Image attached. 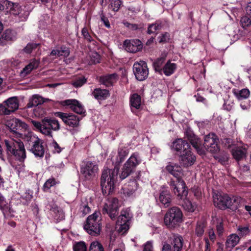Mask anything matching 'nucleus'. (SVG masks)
<instances>
[{
    "instance_id": "nucleus-1",
    "label": "nucleus",
    "mask_w": 251,
    "mask_h": 251,
    "mask_svg": "<svg viewBox=\"0 0 251 251\" xmlns=\"http://www.w3.org/2000/svg\"><path fill=\"white\" fill-rule=\"evenodd\" d=\"M128 154L126 149L120 148L118 154L111 157V160L114 165L113 169H104L101 177V186L103 193L109 194L114 188V184L117 178L120 164L123 162Z\"/></svg>"
},
{
    "instance_id": "nucleus-2",
    "label": "nucleus",
    "mask_w": 251,
    "mask_h": 251,
    "mask_svg": "<svg viewBox=\"0 0 251 251\" xmlns=\"http://www.w3.org/2000/svg\"><path fill=\"white\" fill-rule=\"evenodd\" d=\"M33 126L43 134L52 137V131H58L60 129L58 121L54 119L45 118L41 122L32 120Z\"/></svg>"
},
{
    "instance_id": "nucleus-3",
    "label": "nucleus",
    "mask_w": 251,
    "mask_h": 251,
    "mask_svg": "<svg viewBox=\"0 0 251 251\" xmlns=\"http://www.w3.org/2000/svg\"><path fill=\"white\" fill-rule=\"evenodd\" d=\"M6 151L9 154L13 155L17 159L22 161L26 158L24 145L20 139L5 140Z\"/></svg>"
},
{
    "instance_id": "nucleus-4",
    "label": "nucleus",
    "mask_w": 251,
    "mask_h": 251,
    "mask_svg": "<svg viewBox=\"0 0 251 251\" xmlns=\"http://www.w3.org/2000/svg\"><path fill=\"white\" fill-rule=\"evenodd\" d=\"M241 201L240 197H233L231 198L226 194L221 195L217 193L213 196L214 205L221 209L230 208L232 206L236 208Z\"/></svg>"
},
{
    "instance_id": "nucleus-5",
    "label": "nucleus",
    "mask_w": 251,
    "mask_h": 251,
    "mask_svg": "<svg viewBox=\"0 0 251 251\" xmlns=\"http://www.w3.org/2000/svg\"><path fill=\"white\" fill-rule=\"evenodd\" d=\"M183 214L181 210L176 206L168 209L164 218L165 225L169 228H175L179 226L182 221Z\"/></svg>"
},
{
    "instance_id": "nucleus-6",
    "label": "nucleus",
    "mask_w": 251,
    "mask_h": 251,
    "mask_svg": "<svg viewBox=\"0 0 251 251\" xmlns=\"http://www.w3.org/2000/svg\"><path fill=\"white\" fill-rule=\"evenodd\" d=\"M100 216L99 212H95L87 218L84 225V229L91 235L96 236L100 233L101 226Z\"/></svg>"
},
{
    "instance_id": "nucleus-7",
    "label": "nucleus",
    "mask_w": 251,
    "mask_h": 251,
    "mask_svg": "<svg viewBox=\"0 0 251 251\" xmlns=\"http://www.w3.org/2000/svg\"><path fill=\"white\" fill-rule=\"evenodd\" d=\"M141 159L137 152L133 153L124 164L120 178L123 180L131 174L136 167L141 163Z\"/></svg>"
},
{
    "instance_id": "nucleus-8",
    "label": "nucleus",
    "mask_w": 251,
    "mask_h": 251,
    "mask_svg": "<svg viewBox=\"0 0 251 251\" xmlns=\"http://www.w3.org/2000/svg\"><path fill=\"white\" fill-rule=\"evenodd\" d=\"M120 206L119 201L117 198H108L103 205L102 213L107 214L111 219H115L118 214Z\"/></svg>"
},
{
    "instance_id": "nucleus-9",
    "label": "nucleus",
    "mask_w": 251,
    "mask_h": 251,
    "mask_svg": "<svg viewBox=\"0 0 251 251\" xmlns=\"http://www.w3.org/2000/svg\"><path fill=\"white\" fill-rule=\"evenodd\" d=\"M29 151L35 157L42 158L45 152V144L44 141L38 137L34 136L30 138Z\"/></svg>"
},
{
    "instance_id": "nucleus-10",
    "label": "nucleus",
    "mask_w": 251,
    "mask_h": 251,
    "mask_svg": "<svg viewBox=\"0 0 251 251\" xmlns=\"http://www.w3.org/2000/svg\"><path fill=\"white\" fill-rule=\"evenodd\" d=\"M98 166L94 162L86 161L81 166L80 172L86 180L93 179L98 173Z\"/></svg>"
},
{
    "instance_id": "nucleus-11",
    "label": "nucleus",
    "mask_w": 251,
    "mask_h": 251,
    "mask_svg": "<svg viewBox=\"0 0 251 251\" xmlns=\"http://www.w3.org/2000/svg\"><path fill=\"white\" fill-rule=\"evenodd\" d=\"M19 101L17 97H13L0 104V115H9L18 109Z\"/></svg>"
},
{
    "instance_id": "nucleus-12",
    "label": "nucleus",
    "mask_w": 251,
    "mask_h": 251,
    "mask_svg": "<svg viewBox=\"0 0 251 251\" xmlns=\"http://www.w3.org/2000/svg\"><path fill=\"white\" fill-rule=\"evenodd\" d=\"M169 185L173 190L174 193L178 197L183 199L188 194L185 182L181 178L177 180L171 179Z\"/></svg>"
},
{
    "instance_id": "nucleus-13",
    "label": "nucleus",
    "mask_w": 251,
    "mask_h": 251,
    "mask_svg": "<svg viewBox=\"0 0 251 251\" xmlns=\"http://www.w3.org/2000/svg\"><path fill=\"white\" fill-rule=\"evenodd\" d=\"M133 72L136 78L139 81L146 79L149 75L147 63L144 61L136 62L133 66Z\"/></svg>"
},
{
    "instance_id": "nucleus-14",
    "label": "nucleus",
    "mask_w": 251,
    "mask_h": 251,
    "mask_svg": "<svg viewBox=\"0 0 251 251\" xmlns=\"http://www.w3.org/2000/svg\"><path fill=\"white\" fill-rule=\"evenodd\" d=\"M218 141L219 139L216 134L211 133L205 136L203 146L208 151L216 153L219 151Z\"/></svg>"
},
{
    "instance_id": "nucleus-15",
    "label": "nucleus",
    "mask_w": 251,
    "mask_h": 251,
    "mask_svg": "<svg viewBox=\"0 0 251 251\" xmlns=\"http://www.w3.org/2000/svg\"><path fill=\"white\" fill-rule=\"evenodd\" d=\"M55 115L61 119L64 123L69 126L75 127L79 126L80 118L75 115L60 112L55 113Z\"/></svg>"
},
{
    "instance_id": "nucleus-16",
    "label": "nucleus",
    "mask_w": 251,
    "mask_h": 251,
    "mask_svg": "<svg viewBox=\"0 0 251 251\" xmlns=\"http://www.w3.org/2000/svg\"><path fill=\"white\" fill-rule=\"evenodd\" d=\"M196 159L195 155L192 152L190 149H188L182 152L179 156V161L182 166L188 167L193 165Z\"/></svg>"
},
{
    "instance_id": "nucleus-17",
    "label": "nucleus",
    "mask_w": 251,
    "mask_h": 251,
    "mask_svg": "<svg viewBox=\"0 0 251 251\" xmlns=\"http://www.w3.org/2000/svg\"><path fill=\"white\" fill-rule=\"evenodd\" d=\"M6 126L9 129L11 132L19 136L21 134L19 132V130L21 128L25 127L26 125L21 122L18 119L12 118L8 120L6 122Z\"/></svg>"
},
{
    "instance_id": "nucleus-18",
    "label": "nucleus",
    "mask_w": 251,
    "mask_h": 251,
    "mask_svg": "<svg viewBox=\"0 0 251 251\" xmlns=\"http://www.w3.org/2000/svg\"><path fill=\"white\" fill-rule=\"evenodd\" d=\"M124 45L128 52L132 53L139 51L143 48L141 42L138 39L126 40L124 42Z\"/></svg>"
},
{
    "instance_id": "nucleus-19",
    "label": "nucleus",
    "mask_w": 251,
    "mask_h": 251,
    "mask_svg": "<svg viewBox=\"0 0 251 251\" xmlns=\"http://www.w3.org/2000/svg\"><path fill=\"white\" fill-rule=\"evenodd\" d=\"M169 240L173 251H181L183 244L182 236L178 234H172L169 237Z\"/></svg>"
},
{
    "instance_id": "nucleus-20",
    "label": "nucleus",
    "mask_w": 251,
    "mask_h": 251,
    "mask_svg": "<svg viewBox=\"0 0 251 251\" xmlns=\"http://www.w3.org/2000/svg\"><path fill=\"white\" fill-rule=\"evenodd\" d=\"M40 61L36 59H33L30 60L29 63L21 71L20 76L22 77H25L29 75L32 70L36 69L39 65Z\"/></svg>"
},
{
    "instance_id": "nucleus-21",
    "label": "nucleus",
    "mask_w": 251,
    "mask_h": 251,
    "mask_svg": "<svg viewBox=\"0 0 251 251\" xmlns=\"http://www.w3.org/2000/svg\"><path fill=\"white\" fill-rule=\"evenodd\" d=\"M161 191L159 196V200L162 205L165 208L168 207L170 205L172 201L170 191L166 189Z\"/></svg>"
},
{
    "instance_id": "nucleus-22",
    "label": "nucleus",
    "mask_w": 251,
    "mask_h": 251,
    "mask_svg": "<svg viewBox=\"0 0 251 251\" xmlns=\"http://www.w3.org/2000/svg\"><path fill=\"white\" fill-rule=\"evenodd\" d=\"M65 103L69 105L70 108L76 113L82 114L85 112L83 106L75 100H65Z\"/></svg>"
},
{
    "instance_id": "nucleus-23",
    "label": "nucleus",
    "mask_w": 251,
    "mask_h": 251,
    "mask_svg": "<svg viewBox=\"0 0 251 251\" xmlns=\"http://www.w3.org/2000/svg\"><path fill=\"white\" fill-rule=\"evenodd\" d=\"M166 168L169 173L176 177V180L181 178L182 170L179 166L176 164L169 163L167 165Z\"/></svg>"
},
{
    "instance_id": "nucleus-24",
    "label": "nucleus",
    "mask_w": 251,
    "mask_h": 251,
    "mask_svg": "<svg viewBox=\"0 0 251 251\" xmlns=\"http://www.w3.org/2000/svg\"><path fill=\"white\" fill-rule=\"evenodd\" d=\"M49 100V99H45L39 95H34L29 99V102L27 104V107L28 108H31L38 106Z\"/></svg>"
},
{
    "instance_id": "nucleus-25",
    "label": "nucleus",
    "mask_w": 251,
    "mask_h": 251,
    "mask_svg": "<svg viewBox=\"0 0 251 251\" xmlns=\"http://www.w3.org/2000/svg\"><path fill=\"white\" fill-rule=\"evenodd\" d=\"M132 217V214L129 208L123 209L121 212L120 215L118 217L117 221L121 223H128Z\"/></svg>"
},
{
    "instance_id": "nucleus-26",
    "label": "nucleus",
    "mask_w": 251,
    "mask_h": 251,
    "mask_svg": "<svg viewBox=\"0 0 251 251\" xmlns=\"http://www.w3.org/2000/svg\"><path fill=\"white\" fill-rule=\"evenodd\" d=\"M173 148L176 151L183 150V151L191 149L190 144L182 139H178L173 142Z\"/></svg>"
},
{
    "instance_id": "nucleus-27",
    "label": "nucleus",
    "mask_w": 251,
    "mask_h": 251,
    "mask_svg": "<svg viewBox=\"0 0 251 251\" xmlns=\"http://www.w3.org/2000/svg\"><path fill=\"white\" fill-rule=\"evenodd\" d=\"M118 75L116 74L107 75L100 77V82L106 86L112 85L116 82Z\"/></svg>"
},
{
    "instance_id": "nucleus-28",
    "label": "nucleus",
    "mask_w": 251,
    "mask_h": 251,
    "mask_svg": "<svg viewBox=\"0 0 251 251\" xmlns=\"http://www.w3.org/2000/svg\"><path fill=\"white\" fill-rule=\"evenodd\" d=\"M12 11L13 14L18 15L21 21L25 20L29 15L28 11L24 10L22 6L18 4L13 6Z\"/></svg>"
},
{
    "instance_id": "nucleus-29",
    "label": "nucleus",
    "mask_w": 251,
    "mask_h": 251,
    "mask_svg": "<svg viewBox=\"0 0 251 251\" xmlns=\"http://www.w3.org/2000/svg\"><path fill=\"white\" fill-rule=\"evenodd\" d=\"M131 109H140L142 106L141 97L137 94H133L130 98Z\"/></svg>"
},
{
    "instance_id": "nucleus-30",
    "label": "nucleus",
    "mask_w": 251,
    "mask_h": 251,
    "mask_svg": "<svg viewBox=\"0 0 251 251\" xmlns=\"http://www.w3.org/2000/svg\"><path fill=\"white\" fill-rule=\"evenodd\" d=\"M16 36L15 31L10 29L6 30L0 38V42L2 44H6L9 41L14 40Z\"/></svg>"
},
{
    "instance_id": "nucleus-31",
    "label": "nucleus",
    "mask_w": 251,
    "mask_h": 251,
    "mask_svg": "<svg viewBox=\"0 0 251 251\" xmlns=\"http://www.w3.org/2000/svg\"><path fill=\"white\" fill-rule=\"evenodd\" d=\"M239 240V237L237 235L234 234L230 235L228 236L226 242V248L230 251L238 244Z\"/></svg>"
},
{
    "instance_id": "nucleus-32",
    "label": "nucleus",
    "mask_w": 251,
    "mask_h": 251,
    "mask_svg": "<svg viewBox=\"0 0 251 251\" xmlns=\"http://www.w3.org/2000/svg\"><path fill=\"white\" fill-rule=\"evenodd\" d=\"M93 96L97 100H104L109 96V91L106 89H95L92 93Z\"/></svg>"
},
{
    "instance_id": "nucleus-33",
    "label": "nucleus",
    "mask_w": 251,
    "mask_h": 251,
    "mask_svg": "<svg viewBox=\"0 0 251 251\" xmlns=\"http://www.w3.org/2000/svg\"><path fill=\"white\" fill-rule=\"evenodd\" d=\"M232 154L233 157L237 161L242 159L245 156L247 153V150L245 148L237 147L232 149Z\"/></svg>"
},
{
    "instance_id": "nucleus-34",
    "label": "nucleus",
    "mask_w": 251,
    "mask_h": 251,
    "mask_svg": "<svg viewBox=\"0 0 251 251\" xmlns=\"http://www.w3.org/2000/svg\"><path fill=\"white\" fill-rule=\"evenodd\" d=\"M90 204V202L88 201L86 198H83L81 199L79 208V212L82 216H84L90 213L91 211Z\"/></svg>"
},
{
    "instance_id": "nucleus-35",
    "label": "nucleus",
    "mask_w": 251,
    "mask_h": 251,
    "mask_svg": "<svg viewBox=\"0 0 251 251\" xmlns=\"http://www.w3.org/2000/svg\"><path fill=\"white\" fill-rule=\"evenodd\" d=\"M232 93L239 100H241L248 98L250 95L249 90L245 88L241 90L233 89L232 90Z\"/></svg>"
},
{
    "instance_id": "nucleus-36",
    "label": "nucleus",
    "mask_w": 251,
    "mask_h": 251,
    "mask_svg": "<svg viewBox=\"0 0 251 251\" xmlns=\"http://www.w3.org/2000/svg\"><path fill=\"white\" fill-rule=\"evenodd\" d=\"M212 224L216 226L217 234L220 236H222L224 230L222 220L216 216H212Z\"/></svg>"
},
{
    "instance_id": "nucleus-37",
    "label": "nucleus",
    "mask_w": 251,
    "mask_h": 251,
    "mask_svg": "<svg viewBox=\"0 0 251 251\" xmlns=\"http://www.w3.org/2000/svg\"><path fill=\"white\" fill-rule=\"evenodd\" d=\"M190 142L199 154H203L204 153V150L202 147L200 139L194 136L190 139Z\"/></svg>"
},
{
    "instance_id": "nucleus-38",
    "label": "nucleus",
    "mask_w": 251,
    "mask_h": 251,
    "mask_svg": "<svg viewBox=\"0 0 251 251\" xmlns=\"http://www.w3.org/2000/svg\"><path fill=\"white\" fill-rule=\"evenodd\" d=\"M176 68V65L175 63L168 61L163 67L162 71L166 75L169 76L175 72Z\"/></svg>"
},
{
    "instance_id": "nucleus-39",
    "label": "nucleus",
    "mask_w": 251,
    "mask_h": 251,
    "mask_svg": "<svg viewBox=\"0 0 251 251\" xmlns=\"http://www.w3.org/2000/svg\"><path fill=\"white\" fill-rule=\"evenodd\" d=\"M137 188V182L135 181H133L131 182L130 184L128 185V187H124L123 189V193L125 196L130 197L134 194Z\"/></svg>"
},
{
    "instance_id": "nucleus-40",
    "label": "nucleus",
    "mask_w": 251,
    "mask_h": 251,
    "mask_svg": "<svg viewBox=\"0 0 251 251\" xmlns=\"http://www.w3.org/2000/svg\"><path fill=\"white\" fill-rule=\"evenodd\" d=\"M50 210L54 214V218L57 220H62L65 218V214L62 209L57 206L52 207Z\"/></svg>"
},
{
    "instance_id": "nucleus-41",
    "label": "nucleus",
    "mask_w": 251,
    "mask_h": 251,
    "mask_svg": "<svg viewBox=\"0 0 251 251\" xmlns=\"http://www.w3.org/2000/svg\"><path fill=\"white\" fill-rule=\"evenodd\" d=\"M161 23L156 21L155 23L150 25L148 27L147 33L149 34L155 33L157 30H160L162 28Z\"/></svg>"
},
{
    "instance_id": "nucleus-42",
    "label": "nucleus",
    "mask_w": 251,
    "mask_h": 251,
    "mask_svg": "<svg viewBox=\"0 0 251 251\" xmlns=\"http://www.w3.org/2000/svg\"><path fill=\"white\" fill-rule=\"evenodd\" d=\"M182 205L186 210L191 212H194L197 207L195 203H192V202L187 199L184 200Z\"/></svg>"
},
{
    "instance_id": "nucleus-43",
    "label": "nucleus",
    "mask_w": 251,
    "mask_h": 251,
    "mask_svg": "<svg viewBox=\"0 0 251 251\" xmlns=\"http://www.w3.org/2000/svg\"><path fill=\"white\" fill-rule=\"evenodd\" d=\"M117 225L119 226V227H117V231L121 235L125 234L129 228V224L128 223H121L117 221Z\"/></svg>"
},
{
    "instance_id": "nucleus-44",
    "label": "nucleus",
    "mask_w": 251,
    "mask_h": 251,
    "mask_svg": "<svg viewBox=\"0 0 251 251\" xmlns=\"http://www.w3.org/2000/svg\"><path fill=\"white\" fill-rule=\"evenodd\" d=\"M165 60V57L162 56L158 58L153 62V65L154 69L156 72H160L162 70L161 67Z\"/></svg>"
},
{
    "instance_id": "nucleus-45",
    "label": "nucleus",
    "mask_w": 251,
    "mask_h": 251,
    "mask_svg": "<svg viewBox=\"0 0 251 251\" xmlns=\"http://www.w3.org/2000/svg\"><path fill=\"white\" fill-rule=\"evenodd\" d=\"M110 2L108 7L114 12H117L119 10L122 3L121 0H112Z\"/></svg>"
},
{
    "instance_id": "nucleus-46",
    "label": "nucleus",
    "mask_w": 251,
    "mask_h": 251,
    "mask_svg": "<svg viewBox=\"0 0 251 251\" xmlns=\"http://www.w3.org/2000/svg\"><path fill=\"white\" fill-rule=\"evenodd\" d=\"M90 58L89 64H93L100 62V55L95 51H91L89 55Z\"/></svg>"
},
{
    "instance_id": "nucleus-47",
    "label": "nucleus",
    "mask_w": 251,
    "mask_h": 251,
    "mask_svg": "<svg viewBox=\"0 0 251 251\" xmlns=\"http://www.w3.org/2000/svg\"><path fill=\"white\" fill-rule=\"evenodd\" d=\"M205 225L203 223L199 222L197 224L195 229V233L197 236L201 237L204 232Z\"/></svg>"
},
{
    "instance_id": "nucleus-48",
    "label": "nucleus",
    "mask_w": 251,
    "mask_h": 251,
    "mask_svg": "<svg viewBox=\"0 0 251 251\" xmlns=\"http://www.w3.org/2000/svg\"><path fill=\"white\" fill-rule=\"evenodd\" d=\"M57 183V182L55 179L53 177L48 179L43 186V188L45 190H49L51 187L55 185Z\"/></svg>"
},
{
    "instance_id": "nucleus-49",
    "label": "nucleus",
    "mask_w": 251,
    "mask_h": 251,
    "mask_svg": "<svg viewBox=\"0 0 251 251\" xmlns=\"http://www.w3.org/2000/svg\"><path fill=\"white\" fill-rule=\"evenodd\" d=\"M74 251H87V247L83 242L76 243L73 246Z\"/></svg>"
},
{
    "instance_id": "nucleus-50",
    "label": "nucleus",
    "mask_w": 251,
    "mask_h": 251,
    "mask_svg": "<svg viewBox=\"0 0 251 251\" xmlns=\"http://www.w3.org/2000/svg\"><path fill=\"white\" fill-rule=\"evenodd\" d=\"M89 251H104L102 246L98 241H95L91 243Z\"/></svg>"
},
{
    "instance_id": "nucleus-51",
    "label": "nucleus",
    "mask_w": 251,
    "mask_h": 251,
    "mask_svg": "<svg viewBox=\"0 0 251 251\" xmlns=\"http://www.w3.org/2000/svg\"><path fill=\"white\" fill-rule=\"evenodd\" d=\"M86 82V79L83 77L81 76L76 78L75 80L72 82V85L76 87H80L82 86L83 84H84Z\"/></svg>"
},
{
    "instance_id": "nucleus-52",
    "label": "nucleus",
    "mask_w": 251,
    "mask_h": 251,
    "mask_svg": "<svg viewBox=\"0 0 251 251\" xmlns=\"http://www.w3.org/2000/svg\"><path fill=\"white\" fill-rule=\"evenodd\" d=\"M240 23L243 28H246L251 25V20L248 16H244L241 18Z\"/></svg>"
},
{
    "instance_id": "nucleus-53",
    "label": "nucleus",
    "mask_w": 251,
    "mask_h": 251,
    "mask_svg": "<svg viewBox=\"0 0 251 251\" xmlns=\"http://www.w3.org/2000/svg\"><path fill=\"white\" fill-rule=\"evenodd\" d=\"M157 39L159 43H165L169 41L170 35L168 33L165 32L159 35L157 37Z\"/></svg>"
},
{
    "instance_id": "nucleus-54",
    "label": "nucleus",
    "mask_w": 251,
    "mask_h": 251,
    "mask_svg": "<svg viewBox=\"0 0 251 251\" xmlns=\"http://www.w3.org/2000/svg\"><path fill=\"white\" fill-rule=\"evenodd\" d=\"M38 46V44L31 43L28 44L26 46L24 50L27 53H30L32 52V50L36 48Z\"/></svg>"
},
{
    "instance_id": "nucleus-55",
    "label": "nucleus",
    "mask_w": 251,
    "mask_h": 251,
    "mask_svg": "<svg viewBox=\"0 0 251 251\" xmlns=\"http://www.w3.org/2000/svg\"><path fill=\"white\" fill-rule=\"evenodd\" d=\"M81 33L85 40H87L88 42H91L92 40V37L88 32L87 28L83 27L81 30Z\"/></svg>"
},
{
    "instance_id": "nucleus-56",
    "label": "nucleus",
    "mask_w": 251,
    "mask_h": 251,
    "mask_svg": "<svg viewBox=\"0 0 251 251\" xmlns=\"http://www.w3.org/2000/svg\"><path fill=\"white\" fill-rule=\"evenodd\" d=\"M59 52H60V56H63L64 57H68L70 54L69 49L65 47H61L60 50H59Z\"/></svg>"
},
{
    "instance_id": "nucleus-57",
    "label": "nucleus",
    "mask_w": 251,
    "mask_h": 251,
    "mask_svg": "<svg viewBox=\"0 0 251 251\" xmlns=\"http://www.w3.org/2000/svg\"><path fill=\"white\" fill-rule=\"evenodd\" d=\"M239 234L242 236H245L249 232L248 227H239L238 228Z\"/></svg>"
},
{
    "instance_id": "nucleus-58",
    "label": "nucleus",
    "mask_w": 251,
    "mask_h": 251,
    "mask_svg": "<svg viewBox=\"0 0 251 251\" xmlns=\"http://www.w3.org/2000/svg\"><path fill=\"white\" fill-rule=\"evenodd\" d=\"M51 147L53 149V152L55 153H60L62 149L59 146V145L57 144V143L53 140L52 144H51Z\"/></svg>"
},
{
    "instance_id": "nucleus-59",
    "label": "nucleus",
    "mask_w": 251,
    "mask_h": 251,
    "mask_svg": "<svg viewBox=\"0 0 251 251\" xmlns=\"http://www.w3.org/2000/svg\"><path fill=\"white\" fill-rule=\"evenodd\" d=\"M208 236H209L210 240L212 242H214L216 239V235L215 234L214 230L212 228H209L208 229Z\"/></svg>"
},
{
    "instance_id": "nucleus-60",
    "label": "nucleus",
    "mask_w": 251,
    "mask_h": 251,
    "mask_svg": "<svg viewBox=\"0 0 251 251\" xmlns=\"http://www.w3.org/2000/svg\"><path fill=\"white\" fill-rule=\"evenodd\" d=\"M153 247L152 243L151 242H147L144 245L143 251H153Z\"/></svg>"
},
{
    "instance_id": "nucleus-61",
    "label": "nucleus",
    "mask_w": 251,
    "mask_h": 251,
    "mask_svg": "<svg viewBox=\"0 0 251 251\" xmlns=\"http://www.w3.org/2000/svg\"><path fill=\"white\" fill-rule=\"evenodd\" d=\"M101 20L107 28H109L110 27V23L107 18H106L104 16L102 15L101 16Z\"/></svg>"
},
{
    "instance_id": "nucleus-62",
    "label": "nucleus",
    "mask_w": 251,
    "mask_h": 251,
    "mask_svg": "<svg viewBox=\"0 0 251 251\" xmlns=\"http://www.w3.org/2000/svg\"><path fill=\"white\" fill-rule=\"evenodd\" d=\"M162 251H173L171 245L166 242H164L162 248Z\"/></svg>"
},
{
    "instance_id": "nucleus-63",
    "label": "nucleus",
    "mask_w": 251,
    "mask_h": 251,
    "mask_svg": "<svg viewBox=\"0 0 251 251\" xmlns=\"http://www.w3.org/2000/svg\"><path fill=\"white\" fill-rule=\"evenodd\" d=\"M6 201L4 198L0 193V207L4 210V207L6 205Z\"/></svg>"
},
{
    "instance_id": "nucleus-64",
    "label": "nucleus",
    "mask_w": 251,
    "mask_h": 251,
    "mask_svg": "<svg viewBox=\"0 0 251 251\" xmlns=\"http://www.w3.org/2000/svg\"><path fill=\"white\" fill-rule=\"evenodd\" d=\"M142 26L141 25H138L135 24H130V26L128 29L131 30H136L139 29H141Z\"/></svg>"
}]
</instances>
